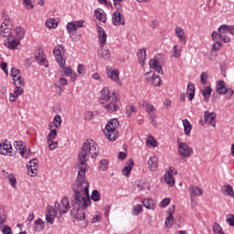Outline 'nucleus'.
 Listing matches in <instances>:
<instances>
[{
  "instance_id": "obj_1",
  "label": "nucleus",
  "mask_w": 234,
  "mask_h": 234,
  "mask_svg": "<svg viewBox=\"0 0 234 234\" xmlns=\"http://www.w3.org/2000/svg\"><path fill=\"white\" fill-rule=\"evenodd\" d=\"M87 173V166L80 167L78 172L77 180L72 185L73 195L70 199L71 206L74 207L70 210L71 217L76 220H84L85 207H89L90 198H89V181L85 174Z\"/></svg>"
},
{
  "instance_id": "obj_2",
  "label": "nucleus",
  "mask_w": 234,
  "mask_h": 234,
  "mask_svg": "<svg viewBox=\"0 0 234 234\" xmlns=\"http://www.w3.org/2000/svg\"><path fill=\"white\" fill-rule=\"evenodd\" d=\"M90 154L91 158H97V156H100V146H98V144H96L92 139H87L79 152V164L80 165H84L80 166L79 171L80 167H87V171H89V165H87V162L89 161Z\"/></svg>"
},
{
  "instance_id": "obj_3",
  "label": "nucleus",
  "mask_w": 234,
  "mask_h": 234,
  "mask_svg": "<svg viewBox=\"0 0 234 234\" xmlns=\"http://www.w3.org/2000/svg\"><path fill=\"white\" fill-rule=\"evenodd\" d=\"M118 127H120V121H118V119H112L106 124L103 133L107 140H109L110 142H115L119 134L118 130H116Z\"/></svg>"
},
{
  "instance_id": "obj_4",
  "label": "nucleus",
  "mask_w": 234,
  "mask_h": 234,
  "mask_svg": "<svg viewBox=\"0 0 234 234\" xmlns=\"http://www.w3.org/2000/svg\"><path fill=\"white\" fill-rule=\"evenodd\" d=\"M178 145V154L181 158H191L193 154V148L187 145V143H182L180 140H177Z\"/></svg>"
},
{
  "instance_id": "obj_5",
  "label": "nucleus",
  "mask_w": 234,
  "mask_h": 234,
  "mask_svg": "<svg viewBox=\"0 0 234 234\" xmlns=\"http://www.w3.org/2000/svg\"><path fill=\"white\" fill-rule=\"evenodd\" d=\"M12 20H5L0 27V36L1 37H11L12 35Z\"/></svg>"
},
{
  "instance_id": "obj_6",
  "label": "nucleus",
  "mask_w": 234,
  "mask_h": 234,
  "mask_svg": "<svg viewBox=\"0 0 234 234\" xmlns=\"http://www.w3.org/2000/svg\"><path fill=\"white\" fill-rule=\"evenodd\" d=\"M106 74L110 80L116 81V83L122 87V80H120V71L118 69H112L111 67L106 68Z\"/></svg>"
},
{
  "instance_id": "obj_7",
  "label": "nucleus",
  "mask_w": 234,
  "mask_h": 234,
  "mask_svg": "<svg viewBox=\"0 0 234 234\" xmlns=\"http://www.w3.org/2000/svg\"><path fill=\"white\" fill-rule=\"evenodd\" d=\"M55 207H57L60 215H65V213H67V210L65 209H69V207H70V201H69V197H63L60 203L56 201Z\"/></svg>"
},
{
  "instance_id": "obj_8",
  "label": "nucleus",
  "mask_w": 234,
  "mask_h": 234,
  "mask_svg": "<svg viewBox=\"0 0 234 234\" xmlns=\"http://www.w3.org/2000/svg\"><path fill=\"white\" fill-rule=\"evenodd\" d=\"M151 74L153 75L151 76ZM144 78L147 81H150V83H152V85H154V87H160V85H162V79H160L159 75L153 73V71L146 72L144 74Z\"/></svg>"
},
{
  "instance_id": "obj_9",
  "label": "nucleus",
  "mask_w": 234,
  "mask_h": 234,
  "mask_svg": "<svg viewBox=\"0 0 234 234\" xmlns=\"http://www.w3.org/2000/svg\"><path fill=\"white\" fill-rule=\"evenodd\" d=\"M187 92L186 93H181L180 95V101H186V98L188 94V100L189 101H193V99L195 98V84L193 82H189L186 88Z\"/></svg>"
},
{
  "instance_id": "obj_10",
  "label": "nucleus",
  "mask_w": 234,
  "mask_h": 234,
  "mask_svg": "<svg viewBox=\"0 0 234 234\" xmlns=\"http://www.w3.org/2000/svg\"><path fill=\"white\" fill-rule=\"evenodd\" d=\"M58 136L57 130H51L47 136V142L48 144L49 151H54L58 147V142H54V139Z\"/></svg>"
},
{
  "instance_id": "obj_11",
  "label": "nucleus",
  "mask_w": 234,
  "mask_h": 234,
  "mask_svg": "<svg viewBox=\"0 0 234 234\" xmlns=\"http://www.w3.org/2000/svg\"><path fill=\"white\" fill-rule=\"evenodd\" d=\"M20 41L16 38V37L11 36L5 39L4 45L6 47V48H9V50H16L17 47L20 45Z\"/></svg>"
},
{
  "instance_id": "obj_12",
  "label": "nucleus",
  "mask_w": 234,
  "mask_h": 234,
  "mask_svg": "<svg viewBox=\"0 0 234 234\" xmlns=\"http://www.w3.org/2000/svg\"><path fill=\"white\" fill-rule=\"evenodd\" d=\"M27 165V175L29 176H36L37 175V169H39V165H37V159H31Z\"/></svg>"
},
{
  "instance_id": "obj_13",
  "label": "nucleus",
  "mask_w": 234,
  "mask_h": 234,
  "mask_svg": "<svg viewBox=\"0 0 234 234\" xmlns=\"http://www.w3.org/2000/svg\"><path fill=\"white\" fill-rule=\"evenodd\" d=\"M10 74H11V77L13 78L14 85H17V84L25 85V80H23V79L21 78V73L19 69L16 68H12Z\"/></svg>"
},
{
  "instance_id": "obj_14",
  "label": "nucleus",
  "mask_w": 234,
  "mask_h": 234,
  "mask_svg": "<svg viewBox=\"0 0 234 234\" xmlns=\"http://www.w3.org/2000/svg\"><path fill=\"white\" fill-rule=\"evenodd\" d=\"M98 39L101 45V48H103L107 44V33L101 26L97 25Z\"/></svg>"
},
{
  "instance_id": "obj_15",
  "label": "nucleus",
  "mask_w": 234,
  "mask_h": 234,
  "mask_svg": "<svg viewBox=\"0 0 234 234\" xmlns=\"http://www.w3.org/2000/svg\"><path fill=\"white\" fill-rule=\"evenodd\" d=\"M112 21L114 25V27H120L122 25H125V18H123V16H122V13L115 11L112 14Z\"/></svg>"
},
{
  "instance_id": "obj_16",
  "label": "nucleus",
  "mask_w": 234,
  "mask_h": 234,
  "mask_svg": "<svg viewBox=\"0 0 234 234\" xmlns=\"http://www.w3.org/2000/svg\"><path fill=\"white\" fill-rule=\"evenodd\" d=\"M204 118L206 123H209L212 127H217V122H213L217 119V113L215 112H209L207 111L204 112Z\"/></svg>"
},
{
  "instance_id": "obj_17",
  "label": "nucleus",
  "mask_w": 234,
  "mask_h": 234,
  "mask_svg": "<svg viewBox=\"0 0 234 234\" xmlns=\"http://www.w3.org/2000/svg\"><path fill=\"white\" fill-rule=\"evenodd\" d=\"M53 54L57 59V62L58 63L59 67L63 69L65 67L66 60L63 58V56H61V49L56 47L53 50Z\"/></svg>"
},
{
  "instance_id": "obj_18",
  "label": "nucleus",
  "mask_w": 234,
  "mask_h": 234,
  "mask_svg": "<svg viewBox=\"0 0 234 234\" xmlns=\"http://www.w3.org/2000/svg\"><path fill=\"white\" fill-rule=\"evenodd\" d=\"M147 164L149 171H156L158 169V157L156 155L150 156Z\"/></svg>"
},
{
  "instance_id": "obj_19",
  "label": "nucleus",
  "mask_w": 234,
  "mask_h": 234,
  "mask_svg": "<svg viewBox=\"0 0 234 234\" xmlns=\"http://www.w3.org/2000/svg\"><path fill=\"white\" fill-rule=\"evenodd\" d=\"M204 195V191L202 188L198 186H191L190 187V200L191 202H195V197H202Z\"/></svg>"
},
{
  "instance_id": "obj_20",
  "label": "nucleus",
  "mask_w": 234,
  "mask_h": 234,
  "mask_svg": "<svg viewBox=\"0 0 234 234\" xmlns=\"http://www.w3.org/2000/svg\"><path fill=\"white\" fill-rule=\"evenodd\" d=\"M150 69H153L155 72H158V74H164V69H162V66L160 65V62L158 59L154 58L149 61Z\"/></svg>"
},
{
  "instance_id": "obj_21",
  "label": "nucleus",
  "mask_w": 234,
  "mask_h": 234,
  "mask_svg": "<svg viewBox=\"0 0 234 234\" xmlns=\"http://www.w3.org/2000/svg\"><path fill=\"white\" fill-rule=\"evenodd\" d=\"M14 147L19 152V154H21L23 158H27V156H25V153H27V146H25L22 141H16L14 143Z\"/></svg>"
},
{
  "instance_id": "obj_22",
  "label": "nucleus",
  "mask_w": 234,
  "mask_h": 234,
  "mask_svg": "<svg viewBox=\"0 0 234 234\" xmlns=\"http://www.w3.org/2000/svg\"><path fill=\"white\" fill-rule=\"evenodd\" d=\"M212 39L216 42L218 41V39H222L224 43H229V41H231V38H229V37H227L226 35H221L218 31L212 32Z\"/></svg>"
},
{
  "instance_id": "obj_23",
  "label": "nucleus",
  "mask_w": 234,
  "mask_h": 234,
  "mask_svg": "<svg viewBox=\"0 0 234 234\" xmlns=\"http://www.w3.org/2000/svg\"><path fill=\"white\" fill-rule=\"evenodd\" d=\"M176 37L179 38V41H181V43H183L184 45L187 43V39L186 38V32L182 27H176Z\"/></svg>"
},
{
  "instance_id": "obj_24",
  "label": "nucleus",
  "mask_w": 234,
  "mask_h": 234,
  "mask_svg": "<svg viewBox=\"0 0 234 234\" xmlns=\"http://www.w3.org/2000/svg\"><path fill=\"white\" fill-rule=\"evenodd\" d=\"M111 100V92L109 91V88L105 87L101 90V97L100 98L101 103H107Z\"/></svg>"
},
{
  "instance_id": "obj_25",
  "label": "nucleus",
  "mask_w": 234,
  "mask_h": 234,
  "mask_svg": "<svg viewBox=\"0 0 234 234\" xmlns=\"http://www.w3.org/2000/svg\"><path fill=\"white\" fill-rule=\"evenodd\" d=\"M61 116L59 114H57L54 117L53 122L48 124V128L50 129V131L54 129V126L56 127V129H59V127H61Z\"/></svg>"
},
{
  "instance_id": "obj_26",
  "label": "nucleus",
  "mask_w": 234,
  "mask_h": 234,
  "mask_svg": "<svg viewBox=\"0 0 234 234\" xmlns=\"http://www.w3.org/2000/svg\"><path fill=\"white\" fill-rule=\"evenodd\" d=\"M94 16L101 23H107V14H105V11H103V9L95 10Z\"/></svg>"
},
{
  "instance_id": "obj_27",
  "label": "nucleus",
  "mask_w": 234,
  "mask_h": 234,
  "mask_svg": "<svg viewBox=\"0 0 234 234\" xmlns=\"http://www.w3.org/2000/svg\"><path fill=\"white\" fill-rule=\"evenodd\" d=\"M12 153V144L8 143H4L3 144H0V154H4V156H6V154H10Z\"/></svg>"
},
{
  "instance_id": "obj_28",
  "label": "nucleus",
  "mask_w": 234,
  "mask_h": 234,
  "mask_svg": "<svg viewBox=\"0 0 234 234\" xmlns=\"http://www.w3.org/2000/svg\"><path fill=\"white\" fill-rule=\"evenodd\" d=\"M133 167H134V161L133 159H129L126 165L122 168V175H124V176H129V175H131V171H133Z\"/></svg>"
},
{
  "instance_id": "obj_29",
  "label": "nucleus",
  "mask_w": 234,
  "mask_h": 234,
  "mask_svg": "<svg viewBox=\"0 0 234 234\" xmlns=\"http://www.w3.org/2000/svg\"><path fill=\"white\" fill-rule=\"evenodd\" d=\"M167 213L168 217L166 218L165 224L166 228H169V226L173 225V220H175L173 218V213H175V205L168 208Z\"/></svg>"
},
{
  "instance_id": "obj_30",
  "label": "nucleus",
  "mask_w": 234,
  "mask_h": 234,
  "mask_svg": "<svg viewBox=\"0 0 234 234\" xmlns=\"http://www.w3.org/2000/svg\"><path fill=\"white\" fill-rule=\"evenodd\" d=\"M217 92L218 94H227L228 88L226 87V82H224V80H218L217 82Z\"/></svg>"
},
{
  "instance_id": "obj_31",
  "label": "nucleus",
  "mask_w": 234,
  "mask_h": 234,
  "mask_svg": "<svg viewBox=\"0 0 234 234\" xmlns=\"http://www.w3.org/2000/svg\"><path fill=\"white\" fill-rule=\"evenodd\" d=\"M35 59H37V63H39V65H44L45 67H48V65H45V61H47V59L43 56V49L41 48H38V52L35 56Z\"/></svg>"
},
{
  "instance_id": "obj_32",
  "label": "nucleus",
  "mask_w": 234,
  "mask_h": 234,
  "mask_svg": "<svg viewBox=\"0 0 234 234\" xmlns=\"http://www.w3.org/2000/svg\"><path fill=\"white\" fill-rule=\"evenodd\" d=\"M98 55L100 58H102V59H109L111 58V51H109V48H101L98 51Z\"/></svg>"
},
{
  "instance_id": "obj_33",
  "label": "nucleus",
  "mask_w": 234,
  "mask_h": 234,
  "mask_svg": "<svg viewBox=\"0 0 234 234\" xmlns=\"http://www.w3.org/2000/svg\"><path fill=\"white\" fill-rule=\"evenodd\" d=\"M146 50L145 48H142L139 50V52L137 53V58L139 59V64L141 65V67H144V65H145V56H146Z\"/></svg>"
},
{
  "instance_id": "obj_34",
  "label": "nucleus",
  "mask_w": 234,
  "mask_h": 234,
  "mask_svg": "<svg viewBox=\"0 0 234 234\" xmlns=\"http://www.w3.org/2000/svg\"><path fill=\"white\" fill-rule=\"evenodd\" d=\"M143 205L146 209H154L156 207V205H154V200H153V198L144 199Z\"/></svg>"
},
{
  "instance_id": "obj_35",
  "label": "nucleus",
  "mask_w": 234,
  "mask_h": 234,
  "mask_svg": "<svg viewBox=\"0 0 234 234\" xmlns=\"http://www.w3.org/2000/svg\"><path fill=\"white\" fill-rule=\"evenodd\" d=\"M165 181L166 182V184H168V186H170L171 187H173V186H175V177H173V174H171V172L167 171L165 174Z\"/></svg>"
},
{
  "instance_id": "obj_36",
  "label": "nucleus",
  "mask_w": 234,
  "mask_h": 234,
  "mask_svg": "<svg viewBox=\"0 0 234 234\" xmlns=\"http://www.w3.org/2000/svg\"><path fill=\"white\" fill-rule=\"evenodd\" d=\"M211 92H213V89L207 86L204 90H202L204 101H209V98H211Z\"/></svg>"
},
{
  "instance_id": "obj_37",
  "label": "nucleus",
  "mask_w": 234,
  "mask_h": 234,
  "mask_svg": "<svg viewBox=\"0 0 234 234\" xmlns=\"http://www.w3.org/2000/svg\"><path fill=\"white\" fill-rule=\"evenodd\" d=\"M106 111H108L109 112H116V111H118V109H120V106H118V104H116V102H110L108 104H106L105 106Z\"/></svg>"
},
{
  "instance_id": "obj_38",
  "label": "nucleus",
  "mask_w": 234,
  "mask_h": 234,
  "mask_svg": "<svg viewBox=\"0 0 234 234\" xmlns=\"http://www.w3.org/2000/svg\"><path fill=\"white\" fill-rule=\"evenodd\" d=\"M223 191L224 195H227V197H231L232 198H234L233 186H231L230 185H225L223 186Z\"/></svg>"
},
{
  "instance_id": "obj_39",
  "label": "nucleus",
  "mask_w": 234,
  "mask_h": 234,
  "mask_svg": "<svg viewBox=\"0 0 234 234\" xmlns=\"http://www.w3.org/2000/svg\"><path fill=\"white\" fill-rule=\"evenodd\" d=\"M45 229V222H43L42 218H38L35 221V230L43 231Z\"/></svg>"
},
{
  "instance_id": "obj_40",
  "label": "nucleus",
  "mask_w": 234,
  "mask_h": 234,
  "mask_svg": "<svg viewBox=\"0 0 234 234\" xmlns=\"http://www.w3.org/2000/svg\"><path fill=\"white\" fill-rule=\"evenodd\" d=\"M183 125H184V131H185V134L189 135L191 133V123L189 122V121H187V119L183 120Z\"/></svg>"
},
{
  "instance_id": "obj_41",
  "label": "nucleus",
  "mask_w": 234,
  "mask_h": 234,
  "mask_svg": "<svg viewBox=\"0 0 234 234\" xmlns=\"http://www.w3.org/2000/svg\"><path fill=\"white\" fill-rule=\"evenodd\" d=\"M16 88L14 90V95L16 96V98H19V96H21V94H23V92H25V90L21 88V87H25V85H19L18 83H16V85H15Z\"/></svg>"
},
{
  "instance_id": "obj_42",
  "label": "nucleus",
  "mask_w": 234,
  "mask_h": 234,
  "mask_svg": "<svg viewBox=\"0 0 234 234\" xmlns=\"http://www.w3.org/2000/svg\"><path fill=\"white\" fill-rule=\"evenodd\" d=\"M138 110L136 109V106L134 104L126 106V115L128 118H131V115L133 112H136Z\"/></svg>"
},
{
  "instance_id": "obj_43",
  "label": "nucleus",
  "mask_w": 234,
  "mask_h": 234,
  "mask_svg": "<svg viewBox=\"0 0 234 234\" xmlns=\"http://www.w3.org/2000/svg\"><path fill=\"white\" fill-rule=\"evenodd\" d=\"M146 145H147V147H149V145H150L151 147H158V142H156V141L154 140V137H153L152 135H150V136L148 137V139L146 140Z\"/></svg>"
},
{
  "instance_id": "obj_44",
  "label": "nucleus",
  "mask_w": 234,
  "mask_h": 234,
  "mask_svg": "<svg viewBox=\"0 0 234 234\" xmlns=\"http://www.w3.org/2000/svg\"><path fill=\"white\" fill-rule=\"evenodd\" d=\"M90 198L93 200V202H100V200H101V195L100 194V191L93 190Z\"/></svg>"
},
{
  "instance_id": "obj_45",
  "label": "nucleus",
  "mask_w": 234,
  "mask_h": 234,
  "mask_svg": "<svg viewBox=\"0 0 234 234\" xmlns=\"http://www.w3.org/2000/svg\"><path fill=\"white\" fill-rule=\"evenodd\" d=\"M218 32H219L221 36H224V34H229V26L228 25L220 26L218 29Z\"/></svg>"
},
{
  "instance_id": "obj_46",
  "label": "nucleus",
  "mask_w": 234,
  "mask_h": 234,
  "mask_svg": "<svg viewBox=\"0 0 234 234\" xmlns=\"http://www.w3.org/2000/svg\"><path fill=\"white\" fill-rule=\"evenodd\" d=\"M46 26L49 29L50 28H56V27H58V22L54 18H49V19L47 20Z\"/></svg>"
},
{
  "instance_id": "obj_47",
  "label": "nucleus",
  "mask_w": 234,
  "mask_h": 234,
  "mask_svg": "<svg viewBox=\"0 0 234 234\" xmlns=\"http://www.w3.org/2000/svg\"><path fill=\"white\" fill-rule=\"evenodd\" d=\"M7 180L12 187H16V186H17V179H16V176H14V174H9Z\"/></svg>"
},
{
  "instance_id": "obj_48",
  "label": "nucleus",
  "mask_w": 234,
  "mask_h": 234,
  "mask_svg": "<svg viewBox=\"0 0 234 234\" xmlns=\"http://www.w3.org/2000/svg\"><path fill=\"white\" fill-rule=\"evenodd\" d=\"M15 32L18 37V39H23V37H25V29L23 27H16L15 29Z\"/></svg>"
},
{
  "instance_id": "obj_49",
  "label": "nucleus",
  "mask_w": 234,
  "mask_h": 234,
  "mask_svg": "<svg viewBox=\"0 0 234 234\" xmlns=\"http://www.w3.org/2000/svg\"><path fill=\"white\" fill-rule=\"evenodd\" d=\"M58 211H59L58 209V207H48V214L51 215V217H58Z\"/></svg>"
},
{
  "instance_id": "obj_50",
  "label": "nucleus",
  "mask_w": 234,
  "mask_h": 234,
  "mask_svg": "<svg viewBox=\"0 0 234 234\" xmlns=\"http://www.w3.org/2000/svg\"><path fill=\"white\" fill-rule=\"evenodd\" d=\"M172 50V58H180V52H182V48H178V46H174Z\"/></svg>"
},
{
  "instance_id": "obj_51",
  "label": "nucleus",
  "mask_w": 234,
  "mask_h": 234,
  "mask_svg": "<svg viewBox=\"0 0 234 234\" xmlns=\"http://www.w3.org/2000/svg\"><path fill=\"white\" fill-rule=\"evenodd\" d=\"M23 5L27 8V10H32V8H34L32 0H23Z\"/></svg>"
},
{
  "instance_id": "obj_52",
  "label": "nucleus",
  "mask_w": 234,
  "mask_h": 234,
  "mask_svg": "<svg viewBox=\"0 0 234 234\" xmlns=\"http://www.w3.org/2000/svg\"><path fill=\"white\" fill-rule=\"evenodd\" d=\"M107 165H109V161L107 159H102L100 162V169L101 171H105L107 169Z\"/></svg>"
},
{
  "instance_id": "obj_53",
  "label": "nucleus",
  "mask_w": 234,
  "mask_h": 234,
  "mask_svg": "<svg viewBox=\"0 0 234 234\" xmlns=\"http://www.w3.org/2000/svg\"><path fill=\"white\" fill-rule=\"evenodd\" d=\"M227 223L229 224V226H231L232 228H234V215L233 214H228Z\"/></svg>"
},
{
  "instance_id": "obj_54",
  "label": "nucleus",
  "mask_w": 234,
  "mask_h": 234,
  "mask_svg": "<svg viewBox=\"0 0 234 234\" xmlns=\"http://www.w3.org/2000/svg\"><path fill=\"white\" fill-rule=\"evenodd\" d=\"M214 233H220L222 231V227L218 222H215L212 226Z\"/></svg>"
},
{
  "instance_id": "obj_55",
  "label": "nucleus",
  "mask_w": 234,
  "mask_h": 234,
  "mask_svg": "<svg viewBox=\"0 0 234 234\" xmlns=\"http://www.w3.org/2000/svg\"><path fill=\"white\" fill-rule=\"evenodd\" d=\"M171 204V198L165 197L160 203V207H167V205Z\"/></svg>"
},
{
  "instance_id": "obj_56",
  "label": "nucleus",
  "mask_w": 234,
  "mask_h": 234,
  "mask_svg": "<svg viewBox=\"0 0 234 234\" xmlns=\"http://www.w3.org/2000/svg\"><path fill=\"white\" fill-rule=\"evenodd\" d=\"M207 76H208V73L206 72V71H204L203 73H201V75H200V80H201L202 85H206L207 80Z\"/></svg>"
},
{
  "instance_id": "obj_57",
  "label": "nucleus",
  "mask_w": 234,
  "mask_h": 234,
  "mask_svg": "<svg viewBox=\"0 0 234 234\" xmlns=\"http://www.w3.org/2000/svg\"><path fill=\"white\" fill-rule=\"evenodd\" d=\"M67 30H68V32H76V26H75L74 22L69 23L67 25Z\"/></svg>"
},
{
  "instance_id": "obj_58",
  "label": "nucleus",
  "mask_w": 234,
  "mask_h": 234,
  "mask_svg": "<svg viewBox=\"0 0 234 234\" xmlns=\"http://www.w3.org/2000/svg\"><path fill=\"white\" fill-rule=\"evenodd\" d=\"M77 72L78 74H85V65L79 64L77 67Z\"/></svg>"
},
{
  "instance_id": "obj_59",
  "label": "nucleus",
  "mask_w": 234,
  "mask_h": 234,
  "mask_svg": "<svg viewBox=\"0 0 234 234\" xmlns=\"http://www.w3.org/2000/svg\"><path fill=\"white\" fill-rule=\"evenodd\" d=\"M220 47H222V43L220 41H217L216 43H214L212 45V50H214L215 52H217V50L220 49Z\"/></svg>"
},
{
  "instance_id": "obj_60",
  "label": "nucleus",
  "mask_w": 234,
  "mask_h": 234,
  "mask_svg": "<svg viewBox=\"0 0 234 234\" xmlns=\"http://www.w3.org/2000/svg\"><path fill=\"white\" fill-rule=\"evenodd\" d=\"M55 89H56V92L57 94H58V96H61V94H63V87L59 84H55Z\"/></svg>"
},
{
  "instance_id": "obj_61",
  "label": "nucleus",
  "mask_w": 234,
  "mask_h": 234,
  "mask_svg": "<svg viewBox=\"0 0 234 234\" xmlns=\"http://www.w3.org/2000/svg\"><path fill=\"white\" fill-rule=\"evenodd\" d=\"M94 118V113H92V112H87L85 113V117L84 120H87L88 122H90V120Z\"/></svg>"
},
{
  "instance_id": "obj_62",
  "label": "nucleus",
  "mask_w": 234,
  "mask_h": 234,
  "mask_svg": "<svg viewBox=\"0 0 234 234\" xmlns=\"http://www.w3.org/2000/svg\"><path fill=\"white\" fill-rule=\"evenodd\" d=\"M133 213L134 215H140V213H142V205L133 207Z\"/></svg>"
},
{
  "instance_id": "obj_63",
  "label": "nucleus",
  "mask_w": 234,
  "mask_h": 234,
  "mask_svg": "<svg viewBox=\"0 0 234 234\" xmlns=\"http://www.w3.org/2000/svg\"><path fill=\"white\" fill-rule=\"evenodd\" d=\"M65 76H70L72 74V68L70 66L63 67Z\"/></svg>"
},
{
  "instance_id": "obj_64",
  "label": "nucleus",
  "mask_w": 234,
  "mask_h": 234,
  "mask_svg": "<svg viewBox=\"0 0 234 234\" xmlns=\"http://www.w3.org/2000/svg\"><path fill=\"white\" fill-rule=\"evenodd\" d=\"M2 232L4 234H12V229L8 226H5Z\"/></svg>"
}]
</instances>
